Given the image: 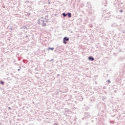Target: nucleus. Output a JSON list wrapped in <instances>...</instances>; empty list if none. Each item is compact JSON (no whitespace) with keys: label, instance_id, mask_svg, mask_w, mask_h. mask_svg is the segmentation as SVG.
I'll use <instances>...</instances> for the list:
<instances>
[{"label":"nucleus","instance_id":"nucleus-16","mask_svg":"<svg viewBox=\"0 0 125 125\" xmlns=\"http://www.w3.org/2000/svg\"><path fill=\"white\" fill-rule=\"evenodd\" d=\"M18 71H20V69H18Z\"/></svg>","mask_w":125,"mask_h":125},{"label":"nucleus","instance_id":"nucleus-5","mask_svg":"<svg viewBox=\"0 0 125 125\" xmlns=\"http://www.w3.org/2000/svg\"><path fill=\"white\" fill-rule=\"evenodd\" d=\"M25 15L26 16H30V14L29 12H25Z\"/></svg>","mask_w":125,"mask_h":125},{"label":"nucleus","instance_id":"nucleus-15","mask_svg":"<svg viewBox=\"0 0 125 125\" xmlns=\"http://www.w3.org/2000/svg\"><path fill=\"white\" fill-rule=\"evenodd\" d=\"M28 37H29V36H26L25 38H28Z\"/></svg>","mask_w":125,"mask_h":125},{"label":"nucleus","instance_id":"nucleus-8","mask_svg":"<svg viewBox=\"0 0 125 125\" xmlns=\"http://www.w3.org/2000/svg\"><path fill=\"white\" fill-rule=\"evenodd\" d=\"M53 49H54V48H50V47L48 48V50H53Z\"/></svg>","mask_w":125,"mask_h":125},{"label":"nucleus","instance_id":"nucleus-18","mask_svg":"<svg viewBox=\"0 0 125 125\" xmlns=\"http://www.w3.org/2000/svg\"><path fill=\"white\" fill-rule=\"evenodd\" d=\"M58 76H60V74H58Z\"/></svg>","mask_w":125,"mask_h":125},{"label":"nucleus","instance_id":"nucleus-2","mask_svg":"<svg viewBox=\"0 0 125 125\" xmlns=\"http://www.w3.org/2000/svg\"><path fill=\"white\" fill-rule=\"evenodd\" d=\"M68 41H69V38H67V37H65L63 38V42L64 43V44H66V43H67V42H68Z\"/></svg>","mask_w":125,"mask_h":125},{"label":"nucleus","instance_id":"nucleus-14","mask_svg":"<svg viewBox=\"0 0 125 125\" xmlns=\"http://www.w3.org/2000/svg\"><path fill=\"white\" fill-rule=\"evenodd\" d=\"M48 4H50V1H49Z\"/></svg>","mask_w":125,"mask_h":125},{"label":"nucleus","instance_id":"nucleus-11","mask_svg":"<svg viewBox=\"0 0 125 125\" xmlns=\"http://www.w3.org/2000/svg\"><path fill=\"white\" fill-rule=\"evenodd\" d=\"M10 31H12V30H13L12 27L10 28Z\"/></svg>","mask_w":125,"mask_h":125},{"label":"nucleus","instance_id":"nucleus-21","mask_svg":"<svg viewBox=\"0 0 125 125\" xmlns=\"http://www.w3.org/2000/svg\"><path fill=\"white\" fill-rule=\"evenodd\" d=\"M20 69H21V67H20Z\"/></svg>","mask_w":125,"mask_h":125},{"label":"nucleus","instance_id":"nucleus-10","mask_svg":"<svg viewBox=\"0 0 125 125\" xmlns=\"http://www.w3.org/2000/svg\"><path fill=\"white\" fill-rule=\"evenodd\" d=\"M0 83H1V84L3 83V82H2V81H0Z\"/></svg>","mask_w":125,"mask_h":125},{"label":"nucleus","instance_id":"nucleus-1","mask_svg":"<svg viewBox=\"0 0 125 125\" xmlns=\"http://www.w3.org/2000/svg\"><path fill=\"white\" fill-rule=\"evenodd\" d=\"M46 23H47V21H45L44 20L39 19L38 20V23L42 25V27L46 26Z\"/></svg>","mask_w":125,"mask_h":125},{"label":"nucleus","instance_id":"nucleus-6","mask_svg":"<svg viewBox=\"0 0 125 125\" xmlns=\"http://www.w3.org/2000/svg\"><path fill=\"white\" fill-rule=\"evenodd\" d=\"M67 14H66L65 13H63L62 14V15H63V17H66V16H67Z\"/></svg>","mask_w":125,"mask_h":125},{"label":"nucleus","instance_id":"nucleus-4","mask_svg":"<svg viewBox=\"0 0 125 125\" xmlns=\"http://www.w3.org/2000/svg\"><path fill=\"white\" fill-rule=\"evenodd\" d=\"M67 15H68V17L69 18H71V17H72V14H71V13H67Z\"/></svg>","mask_w":125,"mask_h":125},{"label":"nucleus","instance_id":"nucleus-20","mask_svg":"<svg viewBox=\"0 0 125 125\" xmlns=\"http://www.w3.org/2000/svg\"><path fill=\"white\" fill-rule=\"evenodd\" d=\"M41 18L42 19V18H43V17H42Z\"/></svg>","mask_w":125,"mask_h":125},{"label":"nucleus","instance_id":"nucleus-12","mask_svg":"<svg viewBox=\"0 0 125 125\" xmlns=\"http://www.w3.org/2000/svg\"><path fill=\"white\" fill-rule=\"evenodd\" d=\"M9 110H11V108L10 107H8Z\"/></svg>","mask_w":125,"mask_h":125},{"label":"nucleus","instance_id":"nucleus-7","mask_svg":"<svg viewBox=\"0 0 125 125\" xmlns=\"http://www.w3.org/2000/svg\"><path fill=\"white\" fill-rule=\"evenodd\" d=\"M21 29H27V27L26 26H24L21 27Z\"/></svg>","mask_w":125,"mask_h":125},{"label":"nucleus","instance_id":"nucleus-13","mask_svg":"<svg viewBox=\"0 0 125 125\" xmlns=\"http://www.w3.org/2000/svg\"><path fill=\"white\" fill-rule=\"evenodd\" d=\"M120 12H123V10H120Z\"/></svg>","mask_w":125,"mask_h":125},{"label":"nucleus","instance_id":"nucleus-9","mask_svg":"<svg viewBox=\"0 0 125 125\" xmlns=\"http://www.w3.org/2000/svg\"><path fill=\"white\" fill-rule=\"evenodd\" d=\"M107 82L108 83H111V81H110V80H108L107 81Z\"/></svg>","mask_w":125,"mask_h":125},{"label":"nucleus","instance_id":"nucleus-17","mask_svg":"<svg viewBox=\"0 0 125 125\" xmlns=\"http://www.w3.org/2000/svg\"><path fill=\"white\" fill-rule=\"evenodd\" d=\"M52 60H53V59L51 60V61H52Z\"/></svg>","mask_w":125,"mask_h":125},{"label":"nucleus","instance_id":"nucleus-19","mask_svg":"<svg viewBox=\"0 0 125 125\" xmlns=\"http://www.w3.org/2000/svg\"><path fill=\"white\" fill-rule=\"evenodd\" d=\"M46 17H48V16H46Z\"/></svg>","mask_w":125,"mask_h":125},{"label":"nucleus","instance_id":"nucleus-3","mask_svg":"<svg viewBox=\"0 0 125 125\" xmlns=\"http://www.w3.org/2000/svg\"><path fill=\"white\" fill-rule=\"evenodd\" d=\"M88 59H89V60H90L91 61H94V58H93V57H89Z\"/></svg>","mask_w":125,"mask_h":125}]
</instances>
